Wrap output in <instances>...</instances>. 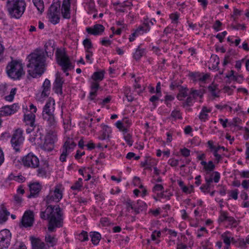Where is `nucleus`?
Segmentation results:
<instances>
[{
    "instance_id": "nucleus-1",
    "label": "nucleus",
    "mask_w": 249,
    "mask_h": 249,
    "mask_svg": "<svg viewBox=\"0 0 249 249\" xmlns=\"http://www.w3.org/2000/svg\"><path fill=\"white\" fill-rule=\"evenodd\" d=\"M64 187L61 184H57L50 190L44 201L49 205L45 210L40 213V217L49 220L48 229L53 232L55 229L63 226V213L58 205L52 206V203L59 202L63 197Z\"/></svg>"
},
{
    "instance_id": "nucleus-2",
    "label": "nucleus",
    "mask_w": 249,
    "mask_h": 249,
    "mask_svg": "<svg viewBox=\"0 0 249 249\" xmlns=\"http://www.w3.org/2000/svg\"><path fill=\"white\" fill-rule=\"evenodd\" d=\"M44 48L45 53L36 50L27 57L29 62L27 65L28 72L33 78L41 75L44 72L48 63L46 56H51L53 53L54 48L51 44H46Z\"/></svg>"
},
{
    "instance_id": "nucleus-3",
    "label": "nucleus",
    "mask_w": 249,
    "mask_h": 249,
    "mask_svg": "<svg viewBox=\"0 0 249 249\" xmlns=\"http://www.w3.org/2000/svg\"><path fill=\"white\" fill-rule=\"evenodd\" d=\"M26 6L25 0H7L5 9L10 18L19 19L24 13Z\"/></svg>"
},
{
    "instance_id": "nucleus-4",
    "label": "nucleus",
    "mask_w": 249,
    "mask_h": 249,
    "mask_svg": "<svg viewBox=\"0 0 249 249\" xmlns=\"http://www.w3.org/2000/svg\"><path fill=\"white\" fill-rule=\"evenodd\" d=\"M5 71L8 77L14 81L21 79L25 74L24 65L19 60H12L8 62Z\"/></svg>"
},
{
    "instance_id": "nucleus-5",
    "label": "nucleus",
    "mask_w": 249,
    "mask_h": 249,
    "mask_svg": "<svg viewBox=\"0 0 249 249\" xmlns=\"http://www.w3.org/2000/svg\"><path fill=\"white\" fill-rule=\"evenodd\" d=\"M55 57L57 64L64 72L73 68L71 61L63 48H57L55 52Z\"/></svg>"
},
{
    "instance_id": "nucleus-6",
    "label": "nucleus",
    "mask_w": 249,
    "mask_h": 249,
    "mask_svg": "<svg viewBox=\"0 0 249 249\" xmlns=\"http://www.w3.org/2000/svg\"><path fill=\"white\" fill-rule=\"evenodd\" d=\"M54 106V100L53 98H50L47 101L43 109V118L48 122L50 126L54 125L56 123L54 115L55 109Z\"/></svg>"
},
{
    "instance_id": "nucleus-7",
    "label": "nucleus",
    "mask_w": 249,
    "mask_h": 249,
    "mask_svg": "<svg viewBox=\"0 0 249 249\" xmlns=\"http://www.w3.org/2000/svg\"><path fill=\"white\" fill-rule=\"evenodd\" d=\"M76 145L72 138L66 137L64 143L60 149L61 154L59 160L62 162H66L67 157L74 150Z\"/></svg>"
},
{
    "instance_id": "nucleus-8",
    "label": "nucleus",
    "mask_w": 249,
    "mask_h": 249,
    "mask_svg": "<svg viewBox=\"0 0 249 249\" xmlns=\"http://www.w3.org/2000/svg\"><path fill=\"white\" fill-rule=\"evenodd\" d=\"M57 141L58 136L56 132L50 130L46 134L44 142L41 148L45 151L51 152L54 148L55 144Z\"/></svg>"
},
{
    "instance_id": "nucleus-9",
    "label": "nucleus",
    "mask_w": 249,
    "mask_h": 249,
    "mask_svg": "<svg viewBox=\"0 0 249 249\" xmlns=\"http://www.w3.org/2000/svg\"><path fill=\"white\" fill-rule=\"evenodd\" d=\"M60 1L53 0L47 14L49 21L53 24H56L60 21Z\"/></svg>"
},
{
    "instance_id": "nucleus-10",
    "label": "nucleus",
    "mask_w": 249,
    "mask_h": 249,
    "mask_svg": "<svg viewBox=\"0 0 249 249\" xmlns=\"http://www.w3.org/2000/svg\"><path fill=\"white\" fill-rule=\"evenodd\" d=\"M196 160L200 161V164L202 166V171L206 174H209L215 168V166L212 160H209L208 162L205 161L206 155L202 151H197L196 152Z\"/></svg>"
},
{
    "instance_id": "nucleus-11",
    "label": "nucleus",
    "mask_w": 249,
    "mask_h": 249,
    "mask_svg": "<svg viewBox=\"0 0 249 249\" xmlns=\"http://www.w3.org/2000/svg\"><path fill=\"white\" fill-rule=\"evenodd\" d=\"M23 133V130L18 128L14 131L12 136L11 143L16 152H19L20 148L23 144L24 141Z\"/></svg>"
},
{
    "instance_id": "nucleus-12",
    "label": "nucleus",
    "mask_w": 249,
    "mask_h": 249,
    "mask_svg": "<svg viewBox=\"0 0 249 249\" xmlns=\"http://www.w3.org/2000/svg\"><path fill=\"white\" fill-rule=\"evenodd\" d=\"M207 145L215 157V161L217 163H219L222 159V156L219 153H221V151H225L226 149L224 146L219 145L218 143H215L212 140L208 141Z\"/></svg>"
},
{
    "instance_id": "nucleus-13",
    "label": "nucleus",
    "mask_w": 249,
    "mask_h": 249,
    "mask_svg": "<svg viewBox=\"0 0 249 249\" xmlns=\"http://www.w3.org/2000/svg\"><path fill=\"white\" fill-rule=\"evenodd\" d=\"M21 163L25 167L36 168L39 166V160L33 153H30L22 158Z\"/></svg>"
},
{
    "instance_id": "nucleus-14",
    "label": "nucleus",
    "mask_w": 249,
    "mask_h": 249,
    "mask_svg": "<svg viewBox=\"0 0 249 249\" xmlns=\"http://www.w3.org/2000/svg\"><path fill=\"white\" fill-rule=\"evenodd\" d=\"M188 76L193 81L198 82L200 84L206 83L211 80L210 74L201 73L198 71H190L188 73Z\"/></svg>"
},
{
    "instance_id": "nucleus-15",
    "label": "nucleus",
    "mask_w": 249,
    "mask_h": 249,
    "mask_svg": "<svg viewBox=\"0 0 249 249\" xmlns=\"http://www.w3.org/2000/svg\"><path fill=\"white\" fill-rule=\"evenodd\" d=\"M12 234L10 231L3 229L0 231V249H6L10 245Z\"/></svg>"
},
{
    "instance_id": "nucleus-16",
    "label": "nucleus",
    "mask_w": 249,
    "mask_h": 249,
    "mask_svg": "<svg viewBox=\"0 0 249 249\" xmlns=\"http://www.w3.org/2000/svg\"><path fill=\"white\" fill-rule=\"evenodd\" d=\"M101 129L98 132L97 138L101 141L109 140L112 137V129L110 126L102 124L100 125Z\"/></svg>"
},
{
    "instance_id": "nucleus-17",
    "label": "nucleus",
    "mask_w": 249,
    "mask_h": 249,
    "mask_svg": "<svg viewBox=\"0 0 249 249\" xmlns=\"http://www.w3.org/2000/svg\"><path fill=\"white\" fill-rule=\"evenodd\" d=\"M35 119L36 115L32 112L24 114L23 122L26 125L28 126V127L26 129V132L27 133H30L34 130L36 126Z\"/></svg>"
},
{
    "instance_id": "nucleus-18",
    "label": "nucleus",
    "mask_w": 249,
    "mask_h": 249,
    "mask_svg": "<svg viewBox=\"0 0 249 249\" xmlns=\"http://www.w3.org/2000/svg\"><path fill=\"white\" fill-rule=\"evenodd\" d=\"M20 106L18 103H15L10 106H5L0 108V116H10L17 112Z\"/></svg>"
},
{
    "instance_id": "nucleus-19",
    "label": "nucleus",
    "mask_w": 249,
    "mask_h": 249,
    "mask_svg": "<svg viewBox=\"0 0 249 249\" xmlns=\"http://www.w3.org/2000/svg\"><path fill=\"white\" fill-rule=\"evenodd\" d=\"M236 104L233 101L222 102L215 105V107L220 111L231 113Z\"/></svg>"
},
{
    "instance_id": "nucleus-20",
    "label": "nucleus",
    "mask_w": 249,
    "mask_h": 249,
    "mask_svg": "<svg viewBox=\"0 0 249 249\" xmlns=\"http://www.w3.org/2000/svg\"><path fill=\"white\" fill-rule=\"evenodd\" d=\"M34 221V213L31 211H26L23 216L21 221L22 225L25 227H31Z\"/></svg>"
},
{
    "instance_id": "nucleus-21",
    "label": "nucleus",
    "mask_w": 249,
    "mask_h": 249,
    "mask_svg": "<svg viewBox=\"0 0 249 249\" xmlns=\"http://www.w3.org/2000/svg\"><path fill=\"white\" fill-rule=\"evenodd\" d=\"M55 79L53 84V89L55 93L62 94L63 93L62 86L64 80L59 72L55 73Z\"/></svg>"
},
{
    "instance_id": "nucleus-22",
    "label": "nucleus",
    "mask_w": 249,
    "mask_h": 249,
    "mask_svg": "<svg viewBox=\"0 0 249 249\" xmlns=\"http://www.w3.org/2000/svg\"><path fill=\"white\" fill-rule=\"evenodd\" d=\"M71 0H63L61 6H60L61 14L64 19H70L71 16Z\"/></svg>"
},
{
    "instance_id": "nucleus-23",
    "label": "nucleus",
    "mask_w": 249,
    "mask_h": 249,
    "mask_svg": "<svg viewBox=\"0 0 249 249\" xmlns=\"http://www.w3.org/2000/svg\"><path fill=\"white\" fill-rule=\"evenodd\" d=\"M114 10L118 13H124L126 7H131L133 4L131 1L125 0L123 2L120 1L112 2Z\"/></svg>"
},
{
    "instance_id": "nucleus-24",
    "label": "nucleus",
    "mask_w": 249,
    "mask_h": 249,
    "mask_svg": "<svg viewBox=\"0 0 249 249\" xmlns=\"http://www.w3.org/2000/svg\"><path fill=\"white\" fill-rule=\"evenodd\" d=\"M221 238L225 245V249H228V246H231V243L235 244L236 242L233 234L228 231L222 233L221 235Z\"/></svg>"
},
{
    "instance_id": "nucleus-25",
    "label": "nucleus",
    "mask_w": 249,
    "mask_h": 249,
    "mask_svg": "<svg viewBox=\"0 0 249 249\" xmlns=\"http://www.w3.org/2000/svg\"><path fill=\"white\" fill-rule=\"evenodd\" d=\"M104 30L105 27L104 26L100 24H96L92 27L86 28V31L89 34L95 36L101 35Z\"/></svg>"
},
{
    "instance_id": "nucleus-26",
    "label": "nucleus",
    "mask_w": 249,
    "mask_h": 249,
    "mask_svg": "<svg viewBox=\"0 0 249 249\" xmlns=\"http://www.w3.org/2000/svg\"><path fill=\"white\" fill-rule=\"evenodd\" d=\"M204 175L205 181L209 184L213 182L218 183L220 180V174L217 171H213L208 174L204 173Z\"/></svg>"
},
{
    "instance_id": "nucleus-27",
    "label": "nucleus",
    "mask_w": 249,
    "mask_h": 249,
    "mask_svg": "<svg viewBox=\"0 0 249 249\" xmlns=\"http://www.w3.org/2000/svg\"><path fill=\"white\" fill-rule=\"evenodd\" d=\"M32 249H48L45 243L39 238L31 236L30 237Z\"/></svg>"
},
{
    "instance_id": "nucleus-28",
    "label": "nucleus",
    "mask_w": 249,
    "mask_h": 249,
    "mask_svg": "<svg viewBox=\"0 0 249 249\" xmlns=\"http://www.w3.org/2000/svg\"><path fill=\"white\" fill-rule=\"evenodd\" d=\"M105 71H104L94 72L91 76V80L90 81V85L92 84H96L98 85V88L100 87V82L104 78Z\"/></svg>"
},
{
    "instance_id": "nucleus-29",
    "label": "nucleus",
    "mask_w": 249,
    "mask_h": 249,
    "mask_svg": "<svg viewBox=\"0 0 249 249\" xmlns=\"http://www.w3.org/2000/svg\"><path fill=\"white\" fill-rule=\"evenodd\" d=\"M29 187L30 191V194L28 196V197L29 198L36 196L42 189V185L39 182L31 183L29 185Z\"/></svg>"
},
{
    "instance_id": "nucleus-30",
    "label": "nucleus",
    "mask_w": 249,
    "mask_h": 249,
    "mask_svg": "<svg viewBox=\"0 0 249 249\" xmlns=\"http://www.w3.org/2000/svg\"><path fill=\"white\" fill-rule=\"evenodd\" d=\"M212 111V107L203 106L199 113L198 118L201 122H205L209 119V114Z\"/></svg>"
},
{
    "instance_id": "nucleus-31",
    "label": "nucleus",
    "mask_w": 249,
    "mask_h": 249,
    "mask_svg": "<svg viewBox=\"0 0 249 249\" xmlns=\"http://www.w3.org/2000/svg\"><path fill=\"white\" fill-rule=\"evenodd\" d=\"M177 182L183 193L189 195L194 193V187L193 185L186 186L181 179L178 180Z\"/></svg>"
},
{
    "instance_id": "nucleus-32",
    "label": "nucleus",
    "mask_w": 249,
    "mask_h": 249,
    "mask_svg": "<svg viewBox=\"0 0 249 249\" xmlns=\"http://www.w3.org/2000/svg\"><path fill=\"white\" fill-rule=\"evenodd\" d=\"M182 241H178L177 244V249H192L193 246L192 242L187 243V238L185 235L181 236Z\"/></svg>"
},
{
    "instance_id": "nucleus-33",
    "label": "nucleus",
    "mask_w": 249,
    "mask_h": 249,
    "mask_svg": "<svg viewBox=\"0 0 249 249\" xmlns=\"http://www.w3.org/2000/svg\"><path fill=\"white\" fill-rule=\"evenodd\" d=\"M99 88H98V85L96 84H92L91 86L90 85V92L88 98L89 100L93 101L94 103L98 102V99L96 98L97 96V91Z\"/></svg>"
},
{
    "instance_id": "nucleus-34",
    "label": "nucleus",
    "mask_w": 249,
    "mask_h": 249,
    "mask_svg": "<svg viewBox=\"0 0 249 249\" xmlns=\"http://www.w3.org/2000/svg\"><path fill=\"white\" fill-rule=\"evenodd\" d=\"M146 53V49L142 48V45H140L135 50L132 55L134 59L136 61H138L140 60L142 56H144Z\"/></svg>"
},
{
    "instance_id": "nucleus-35",
    "label": "nucleus",
    "mask_w": 249,
    "mask_h": 249,
    "mask_svg": "<svg viewBox=\"0 0 249 249\" xmlns=\"http://www.w3.org/2000/svg\"><path fill=\"white\" fill-rule=\"evenodd\" d=\"M45 241L49 247H54L57 244V238L55 235L47 233L45 237Z\"/></svg>"
},
{
    "instance_id": "nucleus-36",
    "label": "nucleus",
    "mask_w": 249,
    "mask_h": 249,
    "mask_svg": "<svg viewBox=\"0 0 249 249\" xmlns=\"http://www.w3.org/2000/svg\"><path fill=\"white\" fill-rule=\"evenodd\" d=\"M9 214L3 205H0V224L3 223L7 220Z\"/></svg>"
},
{
    "instance_id": "nucleus-37",
    "label": "nucleus",
    "mask_w": 249,
    "mask_h": 249,
    "mask_svg": "<svg viewBox=\"0 0 249 249\" xmlns=\"http://www.w3.org/2000/svg\"><path fill=\"white\" fill-rule=\"evenodd\" d=\"M147 208V205L145 202L141 200H138L135 203V212L139 213L142 211L146 210Z\"/></svg>"
},
{
    "instance_id": "nucleus-38",
    "label": "nucleus",
    "mask_w": 249,
    "mask_h": 249,
    "mask_svg": "<svg viewBox=\"0 0 249 249\" xmlns=\"http://www.w3.org/2000/svg\"><path fill=\"white\" fill-rule=\"evenodd\" d=\"M83 186V179L82 178H79L72 184L71 187V189L72 191L78 192L82 190Z\"/></svg>"
},
{
    "instance_id": "nucleus-39",
    "label": "nucleus",
    "mask_w": 249,
    "mask_h": 249,
    "mask_svg": "<svg viewBox=\"0 0 249 249\" xmlns=\"http://www.w3.org/2000/svg\"><path fill=\"white\" fill-rule=\"evenodd\" d=\"M219 64V58L215 54H213L210 59L209 65L211 68L212 69H216L217 68Z\"/></svg>"
},
{
    "instance_id": "nucleus-40",
    "label": "nucleus",
    "mask_w": 249,
    "mask_h": 249,
    "mask_svg": "<svg viewBox=\"0 0 249 249\" xmlns=\"http://www.w3.org/2000/svg\"><path fill=\"white\" fill-rule=\"evenodd\" d=\"M229 216V213L227 212L221 210L218 218V223L226 225Z\"/></svg>"
},
{
    "instance_id": "nucleus-41",
    "label": "nucleus",
    "mask_w": 249,
    "mask_h": 249,
    "mask_svg": "<svg viewBox=\"0 0 249 249\" xmlns=\"http://www.w3.org/2000/svg\"><path fill=\"white\" fill-rule=\"evenodd\" d=\"M188 89L187 88L181 87L179 89L177 98L179 101H183L188 96Z\"/></svg>"
},
{
    "instance_id": "nucleus-42",
    "label": "nucleus",
    "mask_w": 249,
    "mask_h": 249,
    "mask_svg": "<svg viewBox=\"0 0 249 249\" xmlns=\"http://www.w3.org/2000/svg\"><path fill=\"white\" fill-rule=\"evenodd\" d=\"M91 240L93 244L97 245L101 239V235L98 232L93 231L90 232Z\"/></svg>"
},
{
    "instance_id": "nucleus-43",
    "label": "nucleus",
    "mask_w": 249,
    "mask_h": 249,
    "mask_svg": "<svg viewBox=\"0 0 249 249\" xmlns=\"http://www.w3.org/2000/svg\"><path fill=\"white\" fill-rule=\"evenodd\" d=\"M195 234L197 238L207 236L208 234V231L204 227H201L195 231Z\"/></svg>"
},
{
    "instance_id": "nucleus-44",
    "label": "nucleus",
    "mask_w": 249,
    "mask_h": 249,
    "mask_svg": "<svg viewBox=\"0 0 249 249\" xmlns=\"http://www.w3.org/2000/svg\"><path fill=\"white\" fill-rule=\"evenodd\" d=\"M239 224V221L235 219L233 217L230 216L227 222V228H235Z\"/></svg>"
},
{
    "instance_id": "nucleus-45",
    "label": "nucleus",
    "mask_w": 249,
    "mask_h": 249,
    "mask_svg": "<svg viewBox=\"0 0 249 249\" xmlns=\"http://www.w3.org/2000/svg\"><path fill=\"white\" fill-rule=\"evenodd\" d=\"M83 45L84 47L85 52L93 51V45L89 38H86L83 41Z\"/></svg>"
},
{
    "instance_id": "nucleus-46",
    "label": "nucleus",
    "mask_w": 249,
    "mask_h": 249,
    "mask_svg": "<svg viewBox=\"0 0 249 249\" xmlns=\"http://www.w3.org/2000/svg\"><path fill=\"white\" fill-rule=\"evenodd\" d=\"M208 90L214 97H218L219 90L218 86L214 84H212L208 87Z\"/></svg>"
},
{
    "instance_id": "nucleus-47",
    "label": "nucleus",
    "mask_w": 249,
    "mask_h": 249,
    "mask_svg": "<svg viewBox=\"0 0 249 249\" xmlns=\"http://www.w3.org/2000/svg\"><path fill=\"white\" fill-rule=\"evenodd\" d=\"M32 1L37 10L40 13H42L44 10V5L43 0H32Z\"/></svg>"
},
{
    "instance_id": "nucleus-48",
    "label": "nucleus",
    "mask_w": 249,
    "mask_h": 249,
    "mask_svg": "<svg viewBox=\"0 0 249 249\" xmlns=\"http://www.w3.org/2000/svg\"><path fill=\"white\" fill-rule=\"evenodd\" d=\"M172 196V194L166 190L164 191L163 190L160 193L158 194L157 197L159 199H163L165 200H169L170 199V197Z\"/></svg>"
},
{
    "instance_id": "nucleus-49",
    "label": "nucleus",
    "mask_w": 249,
    "mask_h": 249,
    "mask_svg": "<svg viewBox=\"0 0 249 249\" xmlns=\"http://www.w3.org/2000/svg\"><path fill=\"white\" fill-rule=\"evenodd\" d=\"M124 138L128 145L132 146L133 143V140L132 135L128 132V130L124 132Z\"/></svg>"
},
{
    "instance_id": "nucleus-50",
    "label": "nucleus",
    "mask_w": 249,
    "mask_h": 249,
    "mask_svg": "<svg viewBox=\"0 0 249 249\" xmlns=\"http://www.w3.org/2000/svg\"><path fill=\"white\" fill-rule=\"evenodd\" d=\"M218 122L222 125L224 128H225L228 126H232V125H233V123L230 122L228 119L225 117L219 118Z\"/></svg>"
},
{
    "instance_id": "nucleus-51",
    "label": "nucleus",
    "mask_w": 249,
    "mask_h": 249,
    "mask_svg": "<svg viewBox=\"0 0 249 249\" xmlns=\"http://www.w3.org/2000/svg\"><path fill=\"white\" fill-rule=\"evenodd\" d=\"M85 9L89 14H93L96 12L94 2H89L86 3L85 5Z\"/></svg>"
},
{
    "instance_id": "nucleus-52",
    "label": "nucleus",
    "mask_w": 249,
    "mask_h": 249,
    "mask_svg": "<svg viewBox=\"0 0 249 249\" xmlns=\"http://www.w3.org/2000/svg\"><path fill=\"white\" fill-rule=\"evenodd\" d=\"M143 35L148 32L150 30V27L148 21L144 22L142 24L138 27Z\"/></svg>"
},
{
    "instance_id": "nucleus-53",
    "label": "nucleus",
    "mask_w": 249,
    "mask_h": 249,
    "mask_svg": "<svg viewBox=\"0 0 249 249\" xmlns=\"http://www.w3.org/2000/svg\"><path fill=\"white\" fill-rule=\"evenodd\" d=\"M201 247L203 249H211L213 248V243L210 240V238L205 239L200 243Z\"/></svg>"
},
{
    "instance_id": "nucleus-54",
    "label": "nucleus",
    "mask_w": 249,
    "mask_h": 249,
    "mask_svg": "<svg viewBox=\"0 0 249 249\" xmlns=\"http://www.w3.org/2000/svg\"><path fill=\"white\" fill-rule=\"evenodd\" d=\"M44 91L45 90L43 89L41 93H38L36 95L37 99L41 102H43L44 100L49 96L50 93V91H48L47 92L46 91V92H44Z\"/></svg>"
},
{
    "instance_id": "nucleus-55",
    "label": "nucleus",
    "mask_w": 249,
    "mask_h": 249,
    "mask_svg": "<svg viewBox=\"0 0 249 249\" xmlns=\"http://www.w3.org/2000/svg\"><path fill=\"white\" fill-rule=\"evenodd\" d=\"M171 117L173 118L175 121L177 119L181 120L182 119L181 113L180 110L178 109H175L171 112Z\"/></svg>"
},
{
    "instance_id": "nucleus-56",
    "label": "nucleus",
    "mask_w": 249,
    "mask_h": 249,
    "mask_svg": "<svg viewBox=\"0 0 249 249\" xmlns=\"http://www.w3.org/2000/svg\"><path fill=\"white\" fill-rule=\"evenodd\" d=\"M175 130L173 128L169 129L166 133V136L167 137L166 142V143L171 142L173 140V136L175 134Z\"/></svg>"
},
{
    "instance_id": "nucleus-57",
    "label": "nucleus",
    "mask_w": 249,
    "mask_h": 249,
    "mask_svg": "<svg viewBox=\"0 0 249 249\" xmlns=\"http://www.w3.org/2000/svg\"><path fill=\"white\" fill-rule=\"evenodd\" d=\"M169 18L171 20V23L173 24H176L177 25L178 23L179 14L178 13V12L171 13L169 15Z\"/></svg>"
},
{
    "instance_id": "nucleus-58",
    "label": "nucleus",
    "mask_w": 249,
    "mask_h": 249,
    "mask_svg": "<svg viewBox=\"0 0 249 249\" xmlns=\"http://www.w3.org/2000/svg\"><path fill=\"white\" fill-rule=\"evenodd\" d=\"M17 90V89L16 88L12 89L10 94L4 97L5 100L8 102H12L16 94Z\"/></svg>"
},
{
    "instance_id": "nucleus-59",
    "label": "nucleus",
    "mask_w": 249,
    "mask_h": 249,
    "mask_svg": "<svg viewBox=\"0 0 249 249\" xmlns=\"http://www.w3.org/2000/svg\"><path fill=\"white\" fill-rule=\"evenodd\" d=\"M235 89L234 86H225L222 89V91L224 93L227 94L228 95H231L233 94V91Z\"/></svg>"
},
{
    "instance_id": "nucleus-60",
    "label": "nucleus",
    "mask_w": 249,
    "mask_h": 249,
    "mask_svg": "<svg viewBox=\"0 0 249 249\" xmlns=\"http://www.w3.org/2000/svg\"><path fill=\"white\" fill-rule=\"evenodd\" d=\"M115 126L120 131H122L123 133L128 130V129L122 121L119 120L117 121L115 123Z\"/></svg>"
},
{
    "instance_id": "nucleus-61",
    "label": "nucleus",
    "mask_w": 249,
    "mask_h": 249,
    "mask_svg": "<svg viewBox=\"0 0 249 249\" xmlns=\"http://www.w3.org/2000/svg\"><path fill=\"white\" fill-rule=\"evenodd\" d=\"M194 101L195 99L189 94L186 100L183 103L182 106L183 107L191 106L193 105Z\"/></svg>"
},
{
    "instance_id": "nucleus-62",
    "label": "nucleus",
    "mask_w": 249,
    "mask_h": 249,
    "mask_svg": "<svg viewBox=\"0 0 249 249\" xmlns=\"http://www.w3.org/2000/svg\"><path fill=\"white\" fill-rule=\"evenodd\" d=\"M77 239L81 242H84L88 240V234L87 231H83L77 236Z\"/></svg>"
},
{
    "instance_id": "nucleus-63",
    "label": "nucleus",
    "mask_w": 249,
    "mask_h": 249,
    "mask_svg": "<svg viewBox=\"0 0 249 249\" xmlns=\"http://www.w3.org/2000/svg\"><path fill=\"white\" fill-rule=\"evenodd\" d=\"M157 162L154 159H147V165L146 167V169L151 170L152 167H154L157 165Z\"/></svg>"
},
{
    "instance_id": "nucleus-64",
    "label": "nucleus",
    "mask_w": 249,
    "mask_h": 249,
    "mask_svg": "<svg viewBox=\"0 0 249 249\" xmlns=\"http://www.w3.org/2000/svg\"><path fill=\"white\" fill-rule=\"evenodd\" d=\"M190 95H191L195 100L198 97H201L202 96L201 92L200 90L192 89H191Z\"/></svg>"
}]
</instances>
